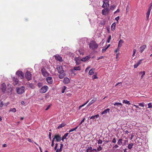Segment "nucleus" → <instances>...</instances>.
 Returning <instances> with one entry per match:
<instances>
[{
	"mask_svg": "<svg viewBox=\"0 0 152 152\" xmlns=\"http://www.w3.org/2000/svg\"><path fill=\"white\" fill-rule=\"evenodd\" d=\"M102 10V13L103 15H106L108 14L109 10V8H105Z\"/></svg>",
	"mask_w": 152,
	"mask_h": 152,
	"instance_id": "obj_10",
	"label": "nucleus"
},
{
	"mask_svg": "<svg viewBox=\"0 0 152 152\" xmlns=\"http://www.w3.org/2000/svg\"><path fill=\"white\" fill-rule=\"evenodd\" d=\"M63 146H64L63 144H62V143H61L60 144V148H62L63 147Z\"/></svg>",
	"mask_w": 152,
	"mask_h": 152,
	"instance_id": "obj_63",
	"label": "nucleus"
},
{
	"mask_svg": "<svg viewBox=\"0 0 152 152\" xmlns=\"http://www.w3.org/2000/svg\"><path fill=\"white\" fill-rule=\"evenodd\" d=\"M13 80L14 81L13 84L15 85H19V80L16 77H14L13 78Z\"/></svg>",
	"mask_w": 152,
	"mask_h": 152,
	"instance_id": "obj_12",
	"label": "nucleus"
},
{
	"mask_svg": "<svg viewBox=\"0 0 152 152\" xmlns=\"http://www.w3.org/2000/svg\"><path fill=\"white\" fill-rule=\"evenodd\" d=\"M115 6L114 5H113L110 7V9L111 10H113L115 8Z\"/></svg>",
	"mask_w": 152,
	"mask_h": 152,
	"instance_id": "obj_45",
	"label": "nucleus"
},
{
	"mask_svg": "<svg viewBox=\"0 0 152 152\" xmlns=\"http://www.w3.org/2000/svg\"><path fill=\"white\" fill-rule=\"evenodd\" d=\"M65 125V124L64 123H63L60 124L57 127L58 129H60L62 127H64Z\"/></svg>",
	"mask_w": 152,
	"mask_h": 152,
	"instance_id": "obj_28",
	"label": "nucleus"
},
{
	"mask_svg": "<svg viewBox=\"0 0 152 152\" xmlns=\"http://www.w3.org/2000/svg\"><path fill=\"white\" fill-rule=\"evenodd\" d=\"M116 142V139L115 137L112 140V142L113 143H115Z\"/></svg>",
	"mask_w": 152,
	"mask_h": 152,
	"instance_id": "obj_46",
	"label": "nucleus"
},
{
	"mask_svg": "<svg viewBox=\"0 0 152 152\" xmlns=\"http://www.w3.org/2000/svg\"><path fill=\"white\" fill-rule=\"evenodd\" d=\"M51 133L50 132L49 133V136H48V137H49V139L51 140Z\"/></svg>",
	"mask_w": 152,
	"mask_h": 152,
	"instance_id": "obj_54",
	"label": "nucleus"
},
{
	"mask_svg": "<svg viewBox=\"0 0 152 152\" xmlns=\"http://www.w3.org/2000/svg\"><path fill=\"white\" fill-rule=\"evenodd\" d=\"M119 147L118 145H115L113 147V148H118Z\"/></svg>",
	"mask_w": 152,
	"mask_h": 152,
	"instance_id": "obj_55",
	"label": "nucleus"
},
{
	"mask_svg": "<svg viewBox=\"0 0 152 152\" xmlns=\"http://www.w3.org/2000/svg\"><path fill=\"white\" fill-rule=\"evenodd\" d=\"M81 70V67L80 66H75L74 67L73 69H72L71 72L72 73H74V70Z\"/></svg>",
	"mask_w": 152,
	"mask_h": 152,
	"instance_id": "obj_15",
	"label": "nucleus"
},
{
	"mask_svg": "<svg viewBox=\"0 0 152 152\" xmlns=\"http://www.w3.org/2000/svg\"><path fill=\"white\" fill-rule=\"evenodd\" d=\"M56 69L59 74L58 77L60 79H62L65 76L66 74L64 72L63 67L61 65H57Z\"/></svg>",
	"mask_w": 152,
	"mask_h": 152,
	"instance_id": "obj_2",
	"label": "nucleus"
},
{
	"mask_svg": "<svg viewBox=\"0 0 152 152\" xmlns=\"http://www.w3.org/2000/svg\"><path fill=\"white\" fill-rule=\"evenodd\" d=\"M29 86L30 88H32L34 89V85L32 84H29Z\"/></svg>",
	"mask_w": 152,
	"mask_h": 152,
	"instance_id": "obj_43",
	"label": "nucleus"
},
{
	"mask_svg": "<svg viewBox=\"0 0 152 152\" xmlns=\"http://www.w3.org/2000/svg\"><path fill=\"white\" fill-rule=\"evenodd\" d=\"M102 149V148L101 146V145H99L98 148H97V152H99L101 151Z\"/></svg>",
	"mask_w": 152,
	"mask_h": 152,
	"instance_id": "obj_39",
	"label": "nucleus"
},
{
	"mask_svg": "<svg viewBox=\"0 0 152 152\" xmlns=\"http://www.w3.org/2000/svg\"><path fill=\"white\" fill-rule=\"evenodd\" d=\"M123 42L124 41L122 39L120 40L118 42V48L119 47H120L122 46V45Z\"/></svg>",
	"mask_w": 152,
	"mask_h": 152,
	"instance_id": "obj_26",
	"label": "nucleus"
},
{
	"mask_svg": "<svg viewBox=\"0 0 152 152\" xmlns=\"http://www.w3.org/2000/svg\"><path fill=\"white\" fill-rule=\"evenodd\" d=\"M95 71V69L92 68L88 72V74L90 75H92L94 73V72Z\"/></svg>",
	"mask_w": 152,
	"mask_h": 152,
	"instance_id": "obj_23",
	"label": "nucleus"
},
{
	"mask_svg": "<svg viewBox=\"0 0 152 152\" xmlns=\"http://www.w3.org/2000/svg\"><path fill=\"white\" fill-rule=\"evenodd\" d=\"M119 19H120V18L119 16L115 18V20H116L117 22L118 21V20H119Z\"/></svg>",
	"mask_w": 152,
	"mask_h": 152,
	"instance_id": "obj_53",
	"label": "nucleus"
},
{
	"mask_svg": "<svg viewBox=\"0 0 152 152\" xmlns=\"http://www.w3.org/2000/svg\"><path fill=\"white\" fill-rule=\"evenodd\" d=\"M107 48V47H104L102 50V52L103 53H104Z\"/></svg>",
	"mask_w": 152,
	"mask_h": 152,
	"instance_id": "obj_38",
	"label": "nucleus"
},
{
	"mask_svg": "<svg viewBox=\"0 0 152 152\" xmlns=\"http://www.w3.org/2000/svg\"><path fill=\"white\" fill-rule=\"evenodd\" d=\"M92 151H93V152H97V149H92Z\"/></svg>",
	"mask_w": 152,
	"mask_h": 152,
	"instance_id": "obj_61",
	"label": "nucleus"
},
{
	"mask_svg": "<svg viewBox=\"0 0 152 152\" xmlns=\"http://www.w3.org/2000/svg\"><path fill=\"white\" fill-rule=\"evenodd\" d=\"M148 108H150L151 107L152 105L151 103L148 104Z\"/></svg>",
	"mask_w": 152,
	"mask_h": 152,
	"instance_id": "obj_50",
	"label": "nucleus"
},
{
	"mask_svg": "<svg viewBox=\"0 0 152 152\" xmlns=\"http://www.w3.org/2000/svg\"><path fill=\"white\" fill-rule=\"evenodd\" d=\"M78 52L79 53L80 55H83L84 54V51L82 49L79 50Z\"/></svg>",
	"mask_w": 152,
	"mask_h": 152,
	"instance_id": "obj_34",
	"label": "nucleus"
},
{
	"mask_svg": "<svg viewBox=\"0 0 152 152\" xmlns=\"http://www.w3.org/2000/svg\"><path fill=\"white\" fill-rule=\"evenodd\" d=\"M51 104H49L47 107L46 108V109H45V110H48L50 108V107H51Z\"/></svg>",
	"mask_w": 152,
	"mask_h": 152,
	"instance_id": "obj_49",
	"label": "nucleus"
},
{
	"mask_svg": "<svg viewBox=\"0 0 152 152\" xmlns=\"http://www.w3.org/2000/svg\"><path fill=\"white\" fill-rule=\"evenodd\" d=\"M90 68V67H87L85 69V72H86L87 71V70L89 69Z\"/></svg>",
	"mask_w": 152,
	"mask_h": 152,
	"instance_id": "obj_60",
	"label": "nucleus"
},
{
	"mask_svg": "<svg viewBox=\"0 0 152 152\" xmlns=\"http://www.w3.org/2000/svg\"><path fill=\"white\" fill-rule=\"evenodd\" d=\"M139 65L137 63L136 64H135L134 65V67L135 68H137L138 66Z\"/></svg>",
	"mask_w": 152,
	"mask_h": 152,
	"instance_id": "obj_47",
	"label": "nucleus"
},
{
	"mask_svg": "<svg viewBox=\"0 0 152 152\" xmlns=\"http://www.w3.org/2000/svg\"><path fill=\"white\" fill-rule=\"evenodd\" d=\"M10 111H12V112L15 113L16 111V110L15 108H13L10 109Z\"/></svg>",
	"mask_w": 152,
	"mask_h": 152,
	"instance_id": "obj_40",
	"label": "nucleus"
},
{
	"mask_svg": "<svg viewBox=\"0 0 152 152\" xmlns=\"http://www.w3.org/2000/svg\"><path fill=\"white\" fill-rule=\"evenodd\" d=\"M96 101V99H93L92 100H91L88 104L87 106H89L90 105L92 104L94 102H95Z\"/></svg>",
	"mask_w": 152,
	"mask_h": 152,
	"instance_id": "obj_25",
	"label": "nucleus"
},
{
	"mask_svg": "<svg viewBox=\"0 0 152 152\" xmlns=\"http://www.w3.org/2000/svg\"><path fill=\"white\" fill-rule=\"evenodd\" d=\"M139 106H141L142 107H143L144 106L145 103L143 102H142L141 103H139L138 104Z\"/></svg>",
	"mask_w": 152,
	"mask_h": 152,
	"instance_id": "obj_44",
	"label": "nucleus"
},
{
	"mask_svg": "<svg viewBox=\"0 0 152 152\" xmlns=\"http://www.w3.org/2000/svg\"><path fill=\"white\" fill-rule=\"evenodd\" d=\"M143 60H144V59H141V60H140L139 61H138L137 63H138V64L139 65L140 64L142 63V61H143Z\"/></svg>",
	"mask_w": 152,
	"mask_h": 152,
	"instance_id": "obj_48",
	"label": "nucleus"
},
{
	"mask_svg": "<svg viewBox=\"0 0 152 152\" xmlns=\"http://www.w3.org/2000/svg\"><path fill=\"white\" fill-rule=\"evenodd\" d=\"M41 72L42 75L46 77L49 75L48 73L45 68H42L41 70Z\"/></svg>",
	"mask_w": 152,
	"mask_h": 152,
	"instance_id": "obj_9",
	"label": "nucleus"
},
{
	"mask_svg": "<svg viewBox=\"0 0 152 152\" xmlns=\"http://www.w3.org/2000/svg\"><path fill=\"white\" fill-rule=\"evenodd\" d=\"M98 77H97V74L96 73L94 75L92 76V79H95L97 78Z\"/></svg>",
	"mask_w": 152,
	"mask_h": 152,
	"instance_id": "obj_37",
	"label": "nucleus"
},
{
	"mask_svg": "<svg viewBox=\"0 0 152 152\" xmlns=\"http://www.w3.org/2000/svg\"><path fill=\"white\" fill-rule=\"evenodd\" d=\"M92 149L91 147H88L87 148L86 152H92Z\"/></svg>",
	"mask_w": 152,
	"mask_h": 152,
	"instance_id": "obj_29",
	"label": "nucleus"
},
{
	"mask_svg": "<svg viewBox=\"0 0 152 152\" xmlns=\"http://www.w3.org/2000/svg\"><path fill=\"white\" fill-rule=\"evenodd\" d=\"M74 60L75 61V62L77 65H79L80 63L81 60H80L79 58H74Z\"/></svg>",
	"mask_w": 152,
	"mask_h": 152,
	"instance_id": "obj_19",
	"label": "nucleus"
},
{
	"mask_svg": "<svg viewBox=\"0 0 152 152\" xmlns=\"http://www.w3.org/2000/svg\"><path fill=\"white\" fill-rule=\"evenodd\" d=\"M120 12V10L119 9H118L116 11H115L114 13V14H115V13H116L117 12Z\"/></svg>",
	"mask_w": 152,
	"mask_h": 152,
	"instance_id": "obj_56",
	"label": "nucleus"
},
{
	"mask_svg": "<svg viewBox=\"0 0 152 152\" xmlns=\"http://www.w3.org/2000/svg\"><path fill=\"white\" fill-rule=\"evenodd\" d=\"M7 145L6 144H4L3 145V147H7Z\"/></svg>",
	"mask_w": 152,
	"mask_h": 152,
	"instance_id": "obj_64",
	"label": "nucleus"
},
{
	"mask_svg": "<svg viewBox=\"0 0 152 152\" xmlns=\"http://www.w3.org/2000/svg\"><path fill=\"white\" fill-rule=\"evenodd\" d=\"M58 144L57 143H56V145H55V146L54 148V149L55 150H56V149H57V147H58Z\"/></svg>",
	"mask_w": 152,
	"mask_h": 152,
	"instance_id": "obj_57",
	"label": "nucleus"
},
{
	"mask_svg": "<svg viewBox=\"0 0 152 152\" xmlns=\"http://www.w3.org/2000/svg\"><path fill=\"white\" fill-rule=\"evenodd\" d=\"M48 89V87L47 86H44L39 90V91L41 93H44L46 92Z\"/></svg>",
	"mask_w": 152,
	"mask_h": 152,
	"instance_id": "obj_6",
	"label": "nucleus"
},
{
	"mask_svg": "<svg viewBox=\"0 0 152 152\" xmlns=\"http://www.w3.org/2000/svg\"><path fill=\"white\" fill-rule=\"evenodd\" d=\"M25 77L28 80H30L31 79V74L30 72H26L25 74Z\"/></svg>",
	"mask_w": 152,
	"mask_h": 152,
	"instance_id": "obj_8",
	"label": "nucleus"
},
{
	"mask_svg": "<svg viewBox=\"0 0 152 152\" xmlns=\"http://www.w3.org/2000/svg\"><path fill=\"white\" fill-rule=\"evenodd\" d=\"M25 87L22 86L20 87H18L16 88L17 92L18 94H21L24 92Z\"/></svg>",
	"mask_w": 152,
	"mask_h": 152,
	"instance_id": "obj_4",
	"label": "nucleus"
},
{
	"mask_svg": "<svg viewBox=\"0 0 152 152\" xmlns=\"http://www.w3.org/2000/svg\"><path fill=\"white\" fill-rule=\"evenodd\" d=\"M123 103H125L126 104H127L129 105L130 104V103L129 101H128L127 100H123Z\"/></svg>",
	"mask_w": 152,
	"mask_h": 152,
	"instance_id": "obj_30",
	"label": "nucleus"
},
{
	"mask_svg": "<svg viewBox=\"0 0 152 152\" xmlns=\"http://www.w3.org/2000/svg\"><path fill=\"white\" fill-rule=\"evenodd\" d=\"M134 106H135L136 108H137L138 110H140L141 109V108L139 107V106L138 105H136L134 104Z\"/></svg>",
	"mask_w": 152,
	"mask_h": 152,
	"instance_id": "obj_52",
	"label": "nucleus"
},
{
	"mask_svg": "<svg viewBox=\"0 0 152 152\" xmlns=\"http://www.w3.org/2000/svg\"><path fill=\"white\" fill-rule=\"evenodd\" d=\"M113 104L115 106L117 105L118 106L119 105H121V106L122 105V103L120 102H116L114 104Z\"/></svg>",
	"mask_w": 152,
	"mask_h": 152,
	"instance_id": "obj_33",
	"label": "nucleus"
},
{
	"mask_svg": "<svg viewBox=\"0 0 152 152\" xmlns=\"http://www.w3.org/2000/svg\"><path fill=\"white\" fill-rule=\"evenodd\" d=\"M133 145L134 144L133 143H131L129 144L128 146V148L129 149H131L132 148Z\"/></svg>",
	"mask_w": 152,
	"mask_h": 152,
	"instance_id": "obj_31",
	"label": "nucleus"
},
{
	"mask_svg": "<svg viewBox=\"0 0 152 152\" xmlns=\"http://www.w3.org/2000/svg\"><path fill=\"white\" fill-rule=\"evenodd\" d=\"M66 87L65 86H64L62 88L61 93H64L65 90L66 89Z\"/></svg>",
	"mask_w": 152,
	"mask_h": 152,
	"instance_id": "obj_36",
	"label": "nucleus"
},
{
	"mask_svg": "<svg viewBox=\"0 0 152 152\" xmlns=\"http://www.w3.org/2000/svg\"><path fill=\"white\" fill-rule=\"evenodd\" d=\"M99 115L98 114L96 115H94L91 116L90 118L91 119H94L98 118L99 117Z\"/></svg>",
	"mask_w": 152,
	"mask_h": 152,
	"instance_id": "obj_24",
	"label": "nucleus"
},
{
	"mask_svg": "<svg viewBox=\"0 0 152 152\" xmlns=\"http://www.w3.org/2000/svg\"><path fill=\"white\" fill-rule=\"evenodd\" d=\"M55 138H56V142H59L61 140V137L59 134H56L55 136Z\"/></svg>",
	"mask_w": 152,
	"mask_h": 152,
	"instance_id": "obj_14",
	"label": "nucleus"
},
{
	"mask_svg": "<svg viewBox=\"0 0 152 152\" xmlns=\"http://www.w3.org/2000/svg\"><path fill=\"white\" fill-rule=\"evenodd\" d=\"M151 8H152V5H151L149 7V8L148 9V11L146 13V17L147 20H148V18H149L150 14V13L151 11Z\"/></svg>",
	"mask_w": 152,
	"mask_h": 152,
	"instance_id": "obj_11",
	"label": "nucleus"
},
{
	"mask_svg": "<svg viewBox=\"0 0 152 152\" xmlns=\"http://www.w3.org/2000/svg\"><path fill=\"white\" fill-rule=\"evenodd\" d=\"M1 89L3 92L7 93L8 94H11L12 91V88L10 85L6 86L4 83L1 85Z\"/></svg>",
	"mask_w": 152,
	"mask_h": 152,
	"instance_id": "obj_1",
	"label": "nucleus"
},
{
	"mask_svg": "<svg viewBox=\"0 0 152 152\" xmlns=\"http://www.w3.org/2000/svg\"><path fill=\"white\" fill-rule=\"evenodd\" d=\"M69 134V133H66L62 137L61 140L63 141H64V140L66 139V137L68 136Z\"/></svg>",
	"mask_w": 152,
	"mask_h": 152,
	"instance_id": "obj_27",
	"label": "nucleus"
},
{
	"mask_svg": "<svg viewBox=\"0 0 152 152\" xmlns=\"http://www.w3.org/2000/svg\"><path fill=\"white\" fill-rule=\"evenodd\" d=\"M90 58V57L89 56H87L83 58H82L81 60V61H86L89 59Z\"/></svg>",
	"mask_w": 152,
	"mask_h": 152,
	"instance_id": "obj_20",
	"label": "nucleus"
},
{
	"mask_svg": "<svg viewBox=\"0 0 152 152\" xmlns=\"http://www.w3.org/2000/svg\"><path fill=\"white\" fill-rule=\"evenodd\" d=\"M16 75L19 78L23 79L24 77L23 73L21 71H17L16 72Z\"/></svg>",
	"mask_w": 152,
	"mask_h": 152,
	"instance_id": "obj_5",
	"label": "nucleus"
},
{
	"mask_svg": "<svg viewBox=\"0 0 152 152\" xmlns=\"http://www.w3.org/2000/svg\"><path fill=\"white\" fill-rule=\"evenodd\" d=\"M122 139L121 138H120L119 139L117 142V144L119 145H121L122 143Z\"/></svg>",
	"mask_w": 152,
	"mask_h": 152,
	"instance_id": "obj_32",
	"label": "nucleus"
},
{
	"mask_svg": "<svg viewBox=\"0 0 152 152\" xmlns=\"http://www.w3.org/2000/svg\"><path fill=\"white\" fill-rule=\"evenodd\" d=\"M42 85L43 84L41 83H39L37 84V86L39 88H40L42 87Z\"/></svg>",
	"mask_w": 152,
	"mask_h": 152,
	"instance_id": "obj_35",
	"label": "nucleus"
},
{
	"mask_svg": "<svg viewBox=\"0 0 152 152\" xmlns=\"http://www.w3.org/2000/svg\"><path fill=\"white\" fill-rule=\"evenodd\" d=\"M103 4L102 6V7L103 8H108L109 7V1L108 0H103Z\"/></svg>",
	"mask_w": 152,
	"mask_h": 152,
	"instance_id": "obj_7",
	"label": "nucleus"
},
{
	"mask_svg": "<svg viewBox=\"0 0 152 152\" xmlns=\"http://www.w3.org/2000/svg\"><path fill=\"white\" fill-rule=\"evenodd\" d=\"M89 47L91 49L96 50L98 46V45L95 41H92L89 44Z\"/></svg>",
	"mask_w": 152,
	"mask_h": 152,
	"instance_id": "obj_3",
	"label": "nucleus"
},
{
	"mask_svg": "<svg viewBox=\"0 0 152 152\" xmlns=\"http://www.w3.org/2000/svg\"><path fill=\"white\" fill-rule=\"evenodd\" d=\"M70 82V80L69 78L67 77H65L64 79V83L65 84H67Z\"/></svg>",
	"mask_w": 152,
	"mask_h": 152,
	"instance_id": "obj_17",
	"label": "nucleus"
},
{
	"mask_svg": "<svg viewBox=\"0 0 152 152\" xmlns=\"http://www.w3.org/2000/svg\"><path fill=\"white\" fill-rule=\"evenodd\" d=\"M97 143L98 144H101L103 142V141L101 140L100 139H99V140H97Z\"/></svg>",
	"mask_w": 152,
	"mask_h": 152,
	"instance_id": "obj_41",
	"label": "nucleus"
},
{
	"mask_svg": "<svg viewBox=\"0 0 152 152\" xmlns=\"http://www.w3.org/2000/svg\"><path fill=\"white\" fill-rule=\"evenodd\" d=\"M75 131V129H74V128H73V129H70V130H69V132H73V131Z\"/></svg>",
	"mask_w": 152,
	"mask_h": 152,
	"instance_id": "obj_58",
	"label": "nucleus"
},
{
	"mask_svg": "<svg viewBox=\"0 0 152 152\" xmlns=\"http://www.w3.org/2000/svg\"><path fill=\"white\" fill-rule=\"evenodd\" d=\"M88 102V101L86 102L85 104H83L81 105L82 106V107H83L84 105H85Z\"/></svg>",
	"mask_w": 152,
	"mask_h": 152,
	"instance_id": "obj_59",
	"label": "nucleus"
},
{
	"mask_svg": "<svg viewBox=\"0 0 152 152\" xmlns=\"http://www.w3.org/2000/svg\"><path fill=\"white\" fill-rule=\"evenodd\" d=\"M55 59L57 60L58 61H59L61 62L63 61L62 58L61 57H60L58 56H55Z\"/></svg>",
	"mask_w": 152,
	"mask_h": 152,
	"instance_id": "obj_18",
	"label": "nucleus"
},
{
	"mask_svg": "<svg viewBox=\"0 0 152 152\" xmlns=\"http://www.w3.org/2000/svg\"><path fill=\"white\" fill-rule=\"evenodd\" d=\"M145 71H143L140 72V74H142V75L144 76L145 74Z\"/></svg>",
	"mask_w": 152,
	"mask_h": 152,
	"instance_id": "obj_51",
	"label": "nucleus"
},
{
	"mask_svg": "<svg viewBox=\"0 0 152 152\" xmlns=\"http://www.w3.org/2000/svg\"><path fill=\"white\" fill-rule=\"evenodd\" d=\"M110 109L109 108L107 109L104 110L103 112H102L101 114L102 115L105 114L106 115L107 113H109L110 112Z\"/></svg>",
	"mask_w": 152,
	"mask_h": 152,
	"instance_id": "obj_21",
	"label": "nucleus"
},
{
	"mask_svg": "<svg viewBox=\"0 0 152 152\" xmlns=\"http://www.w3.org/2000/svg\"><path fill=\"white\" fill-rule=\"evenodd\" d=\"M47 83L49 84H52L53 83L52 78L51 77H48L46 78Z\"/></svg>",
	"mask_w": 152,
	"mask_h": 152,
	"instance_id": "obj_13",
	"label": "nucleus"
},
{
	"mask_svg": "<svg viewBox=\"0 0 152 152\" xmlns=\"http://www.w3.org/2000/svg\"><path fill=\"white\" fill-rule=\"evenodd\" d=\"M116 23L115 22L113 23L111 26V29L112 31H114L115 28Z\"/></svg>",
	"mask_w": 152,
	"mask_h": 152,
	"instance_id": "obj_22",
	"label": "nucleus"
},
{
	"mask_svg": "<svg viewBox=\"0 0 152 152\" xmlns=\"http://www.w3.org/2000/svg\"><path fill=\"white\" fill-rule=\"evenodd\" d=\"M111 39V36L110 35L109 36V37L108 38V39H107V42L108 43H109L110 42V40Z\"/></svg>",
	"mask_w": 152,
	"mask_h": 152,
	"instance_id": "obj_42",
	"label": "nucleus"
},
{
	"mask_svg": "<svg viewBox=\"0 0 152 152\" xmlns=\"http://www.w3.org/2000/svg\"><path fill=\"white\" fill-rule=\"evenodd\" d=\"M146 47V45H144L141 46L140 48V51L142 53L144 51V50Z\"/></svg>",
	"mask_w": 152,
	"mask_h": 152,
	"instance_id": "obj_16",
	"label": "nucleus"
},
{
	"mask_svg": "<svg viewBox=\"0 0 152 152\" xmlns=\"http://www.w3.org/2000/svg\"><path fill=\"white\" fill-rule=\"evenodd\" d=\"M136 51V50L135 49H134L133 50V54H135Z\"/></svg>",
	"mask_w": 152,
	"mask_h": 152,
	"instance_id": "obj_62",
	"label": "nucleus"
}]
</instances>
